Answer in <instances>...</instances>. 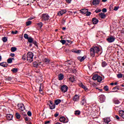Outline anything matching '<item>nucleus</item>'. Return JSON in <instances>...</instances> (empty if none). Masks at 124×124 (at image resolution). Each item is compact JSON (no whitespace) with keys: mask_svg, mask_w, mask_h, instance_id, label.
Masks as SVG:
<instances>
[{"mask_svg":"<svg viewBox=\"0 0 124 124\" xmlns=\"http://www.w3.org/2000/svg\"><path fill=\"white\" fill-rule=\"evenodd\" d=\"M100 49L98 46H93L90 49V54L92 57H94L96 54H98L99 53Z\"/></svg>","mask_w":124,"mask_h":124,"instance_id":"f257e3e1","label":"nucleus"},{"mask_svg":"<svg viewBox=\"0 0 124 124\" xmlns=\"http://www.w3.org/2000/svg\"><path fill=\"white\" fill-rule=\"evenodd\" d=\"M27 60L29 62H33V53L31 52H29L27 55Z\"/></svg>","mask_w":124,"mask_h":124,"instance_id":"f03ea898","label":"nucleus"},{"mask_svg":"<svg viewBox=\"0 0 124 124\" xmlns=\"http://www.w3.org/2000/svg\"><path fill=\"white\" fill-rule=\"evenodd\" d=\"M41 19L42 22H46L47 21H49V19H50V16H49L48 14H43L41 17Z\"/></svg>","mask_w":124,"mask_h":124,"instance_id":"7ed1b4c3","label":"nucleus"},{"mask_svg":"<svg viewBox=\"0 0 124 124\" xmlns=\"http://www.w3.org/2000/svg\"><path fill=\"white\" fill-rule=\"evenodd\" d=\"M98 100L100 103H103V102H105V100L106 99V97H105V95L103 94H101L99 95L98 97Z\"/></svg>","mask_w":124,"mask_h":124,"instance_id":"20e7f679","label":"nucleus"},{"mask_svg":"<svg viewBox=\"0 0 124 124\" xmlns=\"http://www.w3.org/2000/svg\"><path fill=\"white\" fill-rule=\"evenodd\" d=\"M48 104L50 107V110H53V109H55V108H56V105L53 103V102L52 101H48Z\"/></svg>","mask_w":124,"mask_h":124,"instance_id":"39448f33","label":"nucleus"},{"mask_svg":"<svg viewBox=\"0 0 124 124\" xmlns=\"http://www.w3.org/2000/svg\"><path fill=\"white\" fill-rule=\"evenodd\" d=\"M115 39H116V38H115V37L111 36L110 37H108L107 39V40L108 43H112V42H114L115 41Z\"/></svg>","mask_w":124,"mask_h":124,"instance_id":"423d86ee","label":"nucleus"},{"mask_svg":"<svg viewBox=\"0 0 124 124\" xmlns=\"http://www.w3.org/2000/svg\"><path fill=\"white\" fill-rule=\"evenodd\" d=\"M17 107L19 110H20V111H24V110H25V106L23 103L18 104Z\"/></svg>","mask_w":124,"mask_h":124,"instance_id":"0eeeda50","label":"nucleus"},{"mask_svg":"<svg viewBox=\"0 0 124 124\" xmlns=\"http://www.w3.org/2000/svg\"><path fill=\"white\" fill-rule=\"evenodd\" d=\"M59 120H60V121L61 123H63V124H67V123H68V120H66V119L65 118V117H64V116H62L60 117Z\"/></svg>","mask_w":124,"mask_h":124,"instance_id":"6e6552de","label":"nucleus"},{"mask_svg":"<svg viewBox=\"0 0 124 124\" xmlns=\"http://www.w3.org/2000/svg\"><path fill=\"white\" fill-rule=\"evenodd\" d=\"M61 90L62 93H66V92H67V90H68V87L67 86L64 85L61 87Z\"/></svg>","mask_w":124,"mask_h":124,"instance_id":"1a4fd4ad","label":"nucleus"},{"mask_svg":"<svg viewBox=\"0 0 124 124\" xmlns=\"http://www.w3.org/2000/svg\"><path fill=\"white\" fill-rule=\"evenodd\" d=\"M6 118L8 121H11L13 118V115L11 114H7L6 115Z\"/></svg>","mask_w":124,"mask_h":124,"instance_id":"9d476101","label":"nucleus"},{"mask_svg":"<svg viewBox=\"0 0 124 124\" xmlns=\"http://www.w3.org/2000/svg\"><path fill=\"white\" fill-rule=\"evenodd\" d=\"M66 13V10H61L58 13V16H62L63 14H65Z\"/></svg>","mask_w":124,"mask_h":124,"instance_id":"9b49d317","label":"nucleus"},{"mask_svg":"<svg viewBox=\"0 0 124 124\" xmlns=\"http://www.w3.org/2000/svg\"><path fill=\"white\" fill-rule=\"evenodd\" d=\"M87 58V56H84L83 57L82 56H78V61H80V62H83V61H85V59Z\"/></svg>","mask_w":124,"mask_h":124,"instance_id":"f8f14e48","label":"nucleus"},{"mask_svg":"<svg viewBox=\"0 0 124 124\" xmlns=\"http://www.w3.org/2000/svg\"><path fill=\"white\" fill-rule=\"evenodd\" d=\"M80 98V96L76 94L73 98V101H78L79 99Z\"/></svg>","mask_w":124,"mask_h":124,"instance_id":"ddd939ff","label":"nucleus"},{"mask_svg":"<svg viewBox=\"0 0 124 124\" xmlns=\"http://www.w3.org/2000/svg\"><path fill=\"white\" fill-rule=\"evenodd\" d=\"M99 20L95 17L93 18H92V22L93 23V25H96L97 23H98Z\"/></svg>","mask_w":124,"mask_h":124,"instance_id":"4468645a","label":"nucleus"},{"mask_svg":"<svg viewBox=\"0 0 124 124\" xmlns=\"http://www.w3.org/2000/svg\"><path fill=\"white\" fill-rule=\"evenodd\" d=\"M99 16L101 19H105V18H106V15L103 13H100L99 14Z\"/></svg>","mask_w":124,"mask_h":124,"instance_id":"2eb2a0df","label":"nucleus"},{"mask_svg":"<svg viewBox=\"0 0 124 124\" xmlns=\"http://www.w3.org/2000/svg\"><path fill=\"white\" fill-rule=\"evenodd\" d=\"M104 122L105 124H109L111 122V120H110V118H104Z\"/></svg>","mask_w":124,"mask_h":124,"instance_id":"dca6fc26","label":"nucleus"},{"mask_svg":"<svg viewBox=\"0 0 124 124\" xmlns=\"http://www.w3.org/2000/svg\"><path fill=\"white\" fill-rule=\"evenodd\" d=\"M64 64L66 66H69L71 65V60H67L64 62Z\"/></svg>","mask_w":124,"mask_h":124,"instance_id":"f3484780","label":"nucleus"},{"mask_svg":"<svg viewBox=\"0 0 124 124\" xmlns=\"http://www.w3.org/2000/svg\"><path fill=\"white\" fill-rule=\"evenodd\" d=\"M0 65L1 66H2L3 67H7V66H8V64H7V62H3L0 63Z\"/></svg>","mask_w":124,"mask_h":124,"instance_id":"a211bd4d","label":"nucleus"},{"mask_svg":"<svg viewBox=\"0 0 124 124\" xmlns=\"http://www.w3.org/2000/svg\"><path fill=\"white\" fill-rule=\"evenodd\" d=\"M78 85L79 86V87H81V88H82V89H84L85 91H87V90H88V88H87V87L83 85V83L82 82L79 83Z\"/></svg>","mask_w":124,"mask_h":124,"instance_id":"6ab92c4d","label":"nucleus"},{"mask_svg":"<svg viewBox=\"0 0 124 124\" xmlns=\"http://www.w3.org/2000/svg\"><path fill=\"white\" fill-rule=\"evenodd\" d=\"M63 78H64V76L62 74H60L58 75V79L60 81H62V80L63 79Z\"/></svg>","mask_w":124,"mask_h":124,"instance_id":"aec40b11","label":"nucleus"},{"mask_svg":"<svg viewBox=\"0 0 124 124\" xmlns=\"http://www.w3.org/2000/svg\"><path fill=\"white\" fill-rule=\"evenodd\" d=\"M100 2V0H93V5H97Z\"/></svg>","mask_w":124,"mask_h":124,"instance_id":"412c9836","label":"nucleus"},{"mask_svg":"<svg viewBox=\"0 0 124 124\" xmlns=\"http://www.w3.org/2000/svg\"><path fill=\"white\" fill-rule=\"evenodd\" d=\"M119 115L121 118L124 119V110H120L119 111Z\"/></svg>","mask_w":124,"mask_h":124,"instance_id":"4be33fe9","label":"nucleus"},{"mask_svg":"<svg viewBox=\"0 0 124 124\" xmlns=\"http://www.w3.org/2000/svg\"><path fill=\"white\" fill-rule=\"evenodd\" d=\"M33 64L34 65V67H38V66L40 65V63L34 62H33Z\"/></svg>","mask_w":124,"mask_h":124,"instance_id":"5701e85b","label":"nucleus"},{"mask_svg":"<svg viewBox=\"0 0 124 124\" xmlns=\"http://www.w3.org/2000/svg\"><path fill=\"white\" fill-rule=\"evenodd\" d=\"M88 11V9H82L80 10V12L82 13V14H86Z\"/></svg>","mask_w":124,"mask_h":124,"instance_id":"b1692460","label":"nucleus"},{"mask_svg":"<svg viewBox=\"0 0 124 124\" xmlns=\"http://www.w3.org/2000/svg\"><path fill=\"white\" fill-rule=\"evenodd\" d=\"M62 102V100L61 99H56L55 100V105H59L60 103Z\"/></svg>","mask_w":124,"mask_h":124,"instance_id":"393cba45","label":"nucleus"},{"mask_svg":"<svg viewBox=\"0 0 124 124\" xmlns=\"http://www.w3.org/2000/svg\"><path fill=\"white\" fill-rule=\"evenodd\" d=\"M80 104L81 105H85V104H87V100L86 99H83L81 102H80Z\"/></svg>","mask_w":124,"mask_h":124,"instance_id":"a878e982","label":"nucleus"},{"mask_svg":"<svg viewBox=\"0 0 124 124\" xmlns=\"http://www.w3.org/2000/svg\"><path fill=\"white\" fill-rule=\"evenodd\" d=\"M11 71L13 72V73H17L18 72V68H14L11 70Z\"/></svg>","mask_w":124,"mask_h":124,"instance_id":"bb28decb","label":"nucleus"},{"mask_svg":"<svg viewBox=\"0 0 124 124\" xmlns=\"http://www.w3.org/2000/svg\"><path fill=\"white\" fill-rule=\"evenodd\" d=\"M97 81L99 83H100V82H101L102 81V77L98 75V77H97Z\"/></svg>","mask_w":124,"mask_h":124,"instance_id":"cd10ccee","label":"nucleus"},{"mask_svg":"<svg viewBox=\"0 0 124 124\" xmlns=\"http://www.w3.org/2000/svg\"><path fill=\"white\" fill-rule=\"evenodd\" d=\"M69 81H71L73 83L75 81V78H74V76H71L69 78Z\"/></svg>","mask_w":124,"mask_h":124,"instance_id":"c85d7f7f","label":"nucleus"},{"mask_svg":"<svg viewBox=\"0 0 124 124\" xmlns=\"http://www.w3.org/2000/svg\"><path fill=\"white\" fill-rule=\"evenodd\" d=\"M28 42L29 43H32L33 42V39L31 37H29V38L28 39Z\"/></svg>","mask_w":124,"mask_h":124,"instance_id":"c756f323","label":"nucleus"},{"mask_svg":"<svg viewBox=\"0 0 124 124\" xmlns=\"http://www.w3.org/2000/svg\"><path fill=\"white\" fill-rule=\"evenodd\" d=\"M72 52L73 53H76V54H80V53H81V50H72Z\"/></svg>","mask_w":124,"mask_h":124,"instance_id":"7c9ffc66","label":"nucleus"},{"mask_svg":"<svg viewBox=\"0 0 124 124\" xmlns=\"http://www.w3.org/2000/svg\"><path fill=\"white\" fill-rule=\"evenodd\" d=\"M113 102L115 104H120V101L117 99H114Z\"/></svg>","mask_w":124,"mask_h":124,"instance_id":"2f4dec72","label":"nucleus"},{"mask_svg":"<svg viewBox=\"0 0 124 124\" xmlns=\"http://www.w3.org/2000/svg\"><path fill=\"white\" fill-rule=\"evenodd\" d=\"M11 51L12 52H16V51H17V47L14 46L12 47L11 48Z\"/></svg>","mask_w":124,"mask_h":124,"instance_id":"473e14b6","label":"nucleus"},{"mask_svg":"<svg viewBox=\"0 0 124 124\" xmlns=\"http://www.w3.org/2000/svg\"><path fill=\"white\" fill-rule=\"evenodd\" d=\"M107 65V62L105 61H104L102 62V67H105Z\"/></svg>","mask_w":124,"mask_h":124,"instance_id":"72a5a7b5","label":"nucleus"},{"mask_svg":"<svg viewBox=\"0 0 124 124\" xmlns=\"http://www.w3.org/2000/svg\"><path fill=\"white\" fill-rule=\"evenodd\" d=\"M37 25L39 27V28H40V29L43 27V23H42V22L38 23H37Z\"/></svg>","mask_w":124,"mask_h":124,"instance_id":"f704fd0d","label":"nucleus"},{"mask_svg":"<svg viewBox=\"0 0 124 124\" xmlns=\"http://www.w3.org/2000/svg\"><path fill=\"white\" fill-rule=\"evenodd\" d=\"M2 40L3 42H4V43L6 42V41H7V37L4 36V37H2Z\"/></svg>","mask_w":124,"mask_h":124,"instance_id":"c9c22d12","label":"nucleus"},{"mask_svg":"<svg viewBox=\"0 0 124 124\" xmlns=\"http://www.w3.org/2000/svg\"><path fill=\"white\" fill-rule=\"evenodd\" d=\"M98 76V75H94L93 76L92 79L94 80H97Z\"/></svg>","mask_w":124,"mask_h":124,"instance_id":"e433bc0d","label":"nucleus"},{"mask_svg":"<svg viewBox=\"0 0 124 124\" xmlns=\"http://www.w3.org/2000/svg\"><path fill=\"white\" fill-rule=\"evenodd\" d=\"M64 52L66 53V54H68V55H69V54H70L71 51L68 49H65L64 50Z\"/></svg>","mask_w":124,"mask_h":124,"instance_id":"4c0bfd02","label":"nucleus"},{"mask_svg":"<svg viewBox=\"0 0 124 124\" xmlns=\"http://www.w3.org/2000/svg\"><path fill=\"white\" fill-rule=\"evenodd\" d=\"M104 90L106 92H108V91H109V87H108V86H107V85L104 86Z\"/></svg>","mask_w":124,"mask_h":124,"instance_id":"58836bf2","label":"nucleus"},{"mask_svg":"<svg viewBox=\"0 0 124 124\" xmlns=\"http://www.w3.org/2000/svg\"><path fill=\"white\" fill-rule=\"evenodd\" d=\"M80 114H81V111H80L79 110H77L75 111V114L76 115H79Z\"/></svg>","mask_w":124,"mask_h":124,"instance_id":"ea45409f","label":"nucleus"},{"mask_svg":"<svg viewBox=\"0 0 124 124\" xmlns=\"http://www.w3.org/2000/svg\"><path fill=\"white\" fill-rule=\"evenodd\" d=\"M16 119H20V118H21V115H20V114H19V113L17 112L16 113Z\"/></svg>","mask_w":124,"mask_h":124,"instance_id":"a19ab883","label":"nucleus"},{"mask_svg":"<svg viewBox=\"0 0 124 124\" xmlns=\"http://www.w3.org/2000/svg\"><path fill=\"white\" fill-rule=\"evenodd\" d=\"M60 42L62 44V45H64V44L66 43V41L65 40H60Z\"/></svg>","mask_w":124,"mask_h":124,"instance_id":"79ce46f5","label":"nucleus"},{"mask_svg":"<svg viewBox=\"0 0 124 124\" xmlns=\"http://www.w3.org/2000/svg\"><path fill=\"white\" fill-rule=\"evenodd\" d=\"M8 63H12V59L11 58H9L7 61Z\"/></svg>","mask_w":124,"mask_h":124,"instance_id":"37998d69","label":"nucleus"},{"mask_svg":"<svg viewBox=\"0 0 124 124\" xmlns=\"http://www.w3.org/2000/svg\"><path fill=\"white\" fill-rule=\"evenodd\" d=\"M117 78H119V79H121V78H123V74H117Z\"/></svg>","mask_w":124,"mask_h":124,"instance_id":"c03bdc74","label":"nucleus"},{"mask_svg":"<svg viewBox=\"0 0 124 124\" xmlns=\"http://www.w3.org/2000/svg\"><path fill=\"white\" fill-rule=\"evenodd\" d=\"M24 37L25 39H28L30 38V37H29V35L26 33L24 34Z\"/></svg>","mask_w":124,"mask_h":124,"instance_id":"a18cd8bd","label":"nucleus"},{"mask_svg":"<svg viewBox=\"0 0 124 124\" xmlns=\"http://www.w3.org/2000/svg\"><path fill=\"white\" fill-rule=\"evenodd\" d=\"M112 90H116V91H119V90H120V88H119V86H116L114 87Z\"/></svg>","mask_w":124,"mask_h":124,"instance_id":"49530a36","label":"nucleus"},{"mask_svg":"<svg viewBox=\"0 0 124 124\" xmlns=\"http://www.w3.org/2000/svg\"><path fill=\"white\" fill-rule=\"evenodd\" d=\"M31 21L26 22V26H30V25H31Z\"/></svg>","mask_w":124,"mask_h":124,"instance_id":"de8ad7c7","label":"nucleus"},{"mask_svg":"<svg viewBox=\"0 0 124 124\" xmlns=\"http://www.w3.org/2000/svg\"><path fill=\"white\" fill-rule=\"evenodd\" d=\"M44 62H46V63H49V62H50V60H49V59H48L46 58L44 60Z\"/></svg>","mask_w":124,"mask_h":124,"instance_id":"09e8293b","label":"nucleus"},{"mask_svg":"<svg viewBox=\"0 0 124 124\" xmlns=\"http://www.w3.org/2000/svg\"><path fill=\"white\" fill-rule=\"evenodd\" d=\"M85 14H86V16H90L91 14H92V13H91V12H88L87 11V12H86Z\"/></svg>","mask_w":124,"mask_h":124,"instance_id":"8fccbe9b","label":"nucleus"},{"mask_svg":"<svg viewBox=\"0 0 124 124\" xmlns=\"http://www.w3.org/2000/svg\"><path fill=\"white\" fill-rule=\"evenodd\" d=\"M32 43H33V45H35V46L37 47V46H38V45H37V42H36V41H33Z\"/></svg>","mask_w":124,"mask_h":124,"instance_id":"3c124183","label":"nucleus"},{"mask_svg":"<svg viewBox=\"0 0 124 124\" xmlns=\"http://www.w3.org/2000/svg\"><path fill=\"white\" fill-rule=\"evenodd\" d=\"M27 115L29 116V117H31V111H28Z\"/></svg>","mask_w":124,"mask_h":124,"instance_id":"603ef678","label":"nucleus"},{"mask_svg":"<svg viewBox=\"0 0 124 124\" xmlns=\"http://www.w3.org/2000/svg\"><path fill=\"white\" fill-rule=\"evenodd\" d=\"M11 33H12L13 34H17V33H18V31H12Z\"/></svg>","mask_w":124,"mask_h":124,"instance_id":"864d4df0","label":"nucleus"},{"mask_svg":"<svg viewBox=\"0 0 124 124\" xmlns=\"http://www.w3.org/2000/svg\"><path fill=\"white\" fill-rule=\"evenodd\" d=\"M101 12V10H100V9H97L95 11V12L96 13H99V12Z\"/></svg>","mask_w":124,"mask_h":124,"instance_id":"5fc2aeb1","label":"nucleus"},{"mask_svg":"<svg viewBox=\"0 0 124 124\" xmlns=\"http://www.w3.org/2000/svg\"><path fill=\"white\" fill-rule=\"evenodd\" d=\"M102 12H104V13L107 12V9L106 8H103L102 9Z\"/></svg>","mask_w":124,"mask_h":124,"instance_id":"6e6d98bb","label":"nucleus"},{"mask_svg":"<svg viewBox=\"0 0 124 124\" xmlns=\"http://www.w3.org/2000/svg\"><path fill=\"white\" fill-rule=\"evenodd\" d=\"M118 9H119V6H115L114 7V10L115 11H117V10H118Z\"/></svg>","mask_w":124,"mask_h":124,"instance_id":"4d7b16f0","label":"nucleus"},{"mask_svg":"<svg viewBox=\"0 0 124 124\" xmlns=\"http://www.w3.org/2000/svg\"><path fill=\"white\" fill-rule=\"evenodd\" d=\"M7 80H8V81H11L12 80V78H11L10 77H8L7 78Z\"/></svg>","mask_w":124,"mask_h":124,"instance_id":"13d9d810","label":"nucleus"},{"mask_svg":"<svg viewBox=\"0 0 124 124\" xmlns=\"http://www.w3.org/2000/svg\"><path fill=\"white\" fill-rule=\"evenodd\" d=\"M10 57H12L13 58V57H15V54H14V53H11L10 54Z\"/></svg>","mask_w":124,"mask_h":124,"instance_id":"bf43d9fd","label":"nucleus"},{"mask_svg":"<svg viewBox=\"0 0 124 124\" xmlns=\"http://www.w3.org/2000/svg\"><path fill=\"white\" fill-rule=\"evenodd\" d=\"M66 41H67V42H68L70 44H72V41H70L69 40H66Z\"/></svg>","mask_w":124,"mask_h":124,"instance_id":"052dcab7","label":"nucleus"},{"mask_svg":"<svg viewBox=\"0 0 124 124\" xmlns=\"http://www.w3.org/2000/svg\"><path fill=\"white\" fill-rule=\"evenodd\" d=\"M22 60H24V61H26V55H24L23 56H22Z\"/></svg>","mask_w":124,"mask_h":124,"instance_id":"680f3d73","label":"nucleus"},{"mask_svg":"<svg viewBox=\"0 0 124 124\" xmlns=\"http://www.w3.org/2000/svg\"><path fill=\"white\" fill-rule=\"evenodd\" d=\"M58 116H59V113H58V112H57L56 113H55V114H54V117H55V118H57V117H58Z\"/></svg>","mask_w":124,"mask_h":124,"instance_id":"e2e57ef3","label":"nucleus"},{"mask_svg":"<svg viewBox=\"0 0 124 124\" xmlns=\"http://www.w3.org/2000/svg\"><path fill=\"white\" fill-rule=\"evenodd\" d=\"M29 118L28 116H27L25 118V120L26 122H28V121H29Z\"/></svg>","mask_w":124,"mask_h":124,"instance_id":"0e129e2a","label":"nucleus"},{"mask_svg":"<svg viewBox=\"0 0 124 124\" xmlns=\"http://www.w3.org/2000/svg\"><path fill=\"white\" fill-rule=\"evenodd\" d=\"M65 1L67 3H70L71 2V0H65Z\"/></svg>","mask_w":124,"mask_h":124,"instance_id":"69168bd1","label":"nucleus"},{"mask_svg":"<svg viewBox=\"0 0 124 124\" xmlns=\"http://www.w3.org/2000/svg\"><path fill=\"white\" fill-rule=\"evenodd\" d=\"M115 118H116V120H120V117L118 115H115Z\"/></svg>","mask_w":124,"mask_h":124,"instance_id":"338daca9","label":"nucleus"},{"mask_svg":"<svg viewBox=\"0 0 124 124\" xmlns=\"http://www.w3.org/2000/svg\"><path fill=\"white\" fill-rule=\"evenodd\" d=\"M50 124V121H46L45 122V124Z\"/></svg>","mask_w":124,"mask_h":124,"instance_id":"774afa93","label":"nucleus"}]
</instances>
